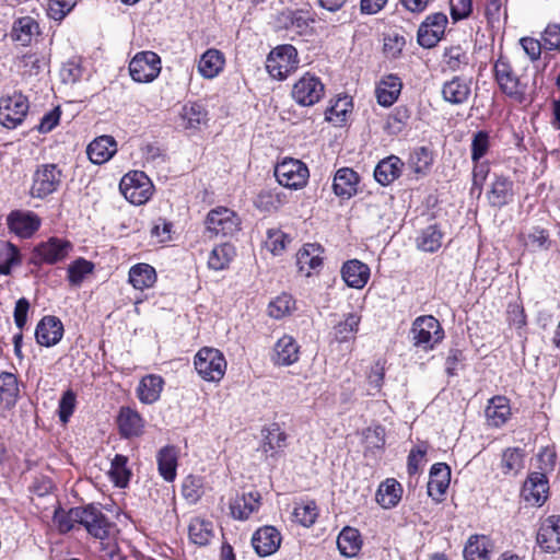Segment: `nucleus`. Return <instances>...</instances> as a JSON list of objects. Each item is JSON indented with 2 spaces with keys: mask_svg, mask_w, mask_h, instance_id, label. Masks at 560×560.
<instances>
[{
  "mask_svg": "<svg viewBox=\"0 0 560 560\" xmlns=\"http://www.w3.org/2000/svg\"><path fill=\"white\" fill-rule=\"evenodd\" d=\"M486 419L491 427H502L511 417L509 399L504 396L492 397L486 408Z\"/></svg>",
  "mask_w": 560,
  "mask_h": 560,
  "instance_id": "obj_23",
  "label": "nucleus"
},
{
  "mask_svg": "<svg viewBox=\"0 0 560 560\" xmlns=\"http://www.w3.org/2000/svg\"><path fill=\"white\" fill-rule=\"evenodd\" d=\"M291 242V238L288 234L280 230H270L268 231V237L266 241L267 247L275 255L281 254L287 245Z\"/></svg>",
  "mask_w": 560,
  "mask_h": 560,
  "instance_id": "obj_58",
  "label": "nucleus"
},
{
  "mask_svg": "<svg viewBox=\"0 0 560 560\" xmlns=\"http://www.w3.org/2000/svg\"><path fill=\"white\" fill-rule=\"evenodd\" d=\"M260 505V494L248 492L236 497L230 505L231 514L240 521L247 520Z\"/></svg>",
  "mask_w": 560,
  "mask_h": 560,
  "instance_id": "obj_26",
  "label": "nucleus"
},
{
  "mask_svg": "<svg viewBox=\"0 0 560 560\" xmlns=\"http://www.w3.org/2000/svg\"><path fill=\"white\" fill-rule=\"evenodd\" d=\"M189 539L197 546H207L214 537V527L211 521L201 517H195L188 526Z\"/></svg>",
  "mask_w": 560,
  "mask_h": 560,
  "instance_id": "obj_34",
  "label": "nucleus"
},
{
  "mask_svg": "<svg viewBox=\"0 0 560 560\" xmlns=\"http://www.w3.org/2000/svg\"><path fill=\"white\" fill-rule=\"evenodd\" d=\"M182 492L188 501L196 503L203 494L202 478L192 475L186 477L183 482Z\"/></svg>",
  "mask_w": 560,
  "mask_h": 560,
  "instance_id": "obj_55",
  "label": "nucleus"
},
{
  "mask_svg": "<svg viewBox=\"0 0 560 560\" xmlns=\"http://www.w3.org/2000/svg\"><path fill=\"white\" fill-rule=\"evenodd\" d=\"M324 95V84L310 73H305L292 88V97L299 105H315Z\"/></svg>",
  "mask_w": 560,
  "mask_h": 560,
  "instance_id": "obj_12",
  "label": "nucleus"
},
{
  "mask_svg": "<svg viewBox=\"0 0 560 560\" xmlns=\"http://www.w3.org/2000/svg\"><path fill=\"white\" fill-rule=\"evenodd\" d=\"M410 332L413 346L424 351L432 350L444 338L440 322L431 315L416 318Z\"/></svg>",
  "mask_w": 560,
  "mask_h": 560,
  "instance_id": "obj_2",
  "label": "nucleus"
},
{
  "mask_svg": "<svg viewBox=\"0 0 560 560\" xmlns=\"http://www.w3.org/2000/svg\"><path fill=\"white\" fill-rule=\"evenodd\" d=\"M287 446V434L278 424H271L264 431V442L261 450L266 454L273 456Z\"/></svg>",
  "mask_w": 560,
  "mask_h": 560,
  "instance_id": "obj_39",
  "label": "nucleus"
},
{
  "mask_svg": "<svg viewBox=\"0 0 560 560\" xmlns=\"http://www.w3.org/2000/svg\"><path fill=\"white\" fill-rule=\"evenodd\" d=\"M300 346L295 339L289 335L282 336L276 342L271 360L276 365L288 366L299 360Z\"/></svg>",
  "mask_w": 560,
  "mask_h": 560,
  "instance_id": "obj_19",
  "label": "nucleus"
},
{
  "mask_svg": "<svg viewBox=\"0 0 560 560\" xmlns=\"http://www.w3.org/2000/svg\"><path fill=\"white\" fill-rule=\"evenodd\" d=\"M418 248L428 252L434 253L442 245V233L438 230L436 226L431 225L424 229L421 235L417 240Z\"/></svg>",
  "mask_w": 560,
  "mask_h": 560,
  "instance_id": "obj_50",
  "label": "nucleus"
},
{
  "mask_svg": "<svg viewBox=\"0 0 560 560\" xmlns=\"http://www.w3.org/2000/svg\"><path fill=\"white\" fill-rule=\"evenodd\" d=\"M19 396L18 378L13 373L2 372L0 374V401L10 406Z\"/></svg>",
  "mask_w": 560,
  "mask_h": 560,
  "instance_id": "obj_46",
  "label": "nucleus"
},
{
  "mask_svg": "<svg viewBox=\"0 0 560 560\" xmlns=\"http://www.w3.org/2000/svg\"><path fill=\"white\" fill-rule=\"evenodd\" d=\"M409 118L410 114L407 107H395L394 112L388 115L386 121L387 131L392 135L401 132Z\"/></svg>",
  "mask_w": 560,
  "mask_h": 560,
  "instance_id": "obj_56",
  "label": "nucleus"
},
{
  "mask_svg": "<svg viewBox=\"0 0 560 560\" xmlns=\"http://www.w3.org/2000/svg\"><path fill=\"white\" fill-rule=\"evenodd\" d=\"M124 197L132 205H143L152 196L153 185L150 178L140 171L126 174L119 184Z\"/></svg>",
  "mask_w": 560,
  "mask_h": 560,
  "instance_id": "obj_6",
  "label": "nucleus"
},
{
  "mask_svg": "<svg viewBox=\"0 0 560 560\" xmlns=\"http://www.w3.org/2000/svg\"><path fill=\"white\" fill-rule=\"evenodd\" d=\"M447 67L453 70H459L462 66L468 63V56L460 47H451L444 55Z\"/></svg>",
  "mask_w": 560,
  "mask_h": 560,
  "instance_id": "obj_60",
  "label": "nucleus"
},
{
  "mask_svg": "<svg viewBox=\"0 0 560 560\" xmlns=\"http://www.w3.org/2000/svg\"><path fill=\"white\" fill-rule=\"evenodd\" d=\"M275 176L281 186L298 190L307 184L310 172L302 161L285 158L276 165Z\"/></svg>",
  "mask_w": 560,
  "mask_h": 560,
  "instance_id": "obj_7",
  "label": "nucleus"
},
{
  "mask_svg": "<svg viewBox=\"0 0 560 560\" xmlns=\"http://www.w3.org/2000/svg\"><path fill=\"white\" fill-rule=\"evenodd\" d=\"M207 121V112L203 107H182L177 124L184 129H199Z\"/></svg>",
  "mask_w": 560,
  "mask_h": 560,
  "instance_id": "obj_42",
  "label": "nucleus"
},
{
  "mask_svg": "<svg viewBox=\"0 0 560 560\" xmlns=\"http://www.w3.org/2000/svg\"><path fill=\"white\" fill-rule=\"evenodd\" d=\"M160 56L150 50L139 51L129 62V73L133 81L149 83L158 78L161 72Z\"/></svg>",
  "mask_w": 560,
  "mask_h": 560,
  "instance_id": "obj_8",
  "label": "nucleus"
},
{
  "mask_svg": "<svg viewBox=\"0 0 560 560\" xmlns=\"http://www.w3.org/2000/svg\"><path fill=\"white\" fill-rule=\"evenodd\" d=\"M346 284L353 289H363L371 276L370 267L359 259L346 261L340 270Z\"/></svg>",
  "mask_w": 560,
  "mask_h": 560,
  "instance_id": "obj_18",
  "label": "nucleus"
},
{
  "mask_svg": "<svg viewBox=\"0 0 560 560\" xmlns=\"http://www.w3.org/2000/svg\"><path fill=\"white\" fill-rule=\"evenodd\" d=\"M451 481V469L445 463H436L431 467L428 482V494L435 501H441Z\"/></svg>",
  "mask_w": 560,
  "mask_h": 560,
  "instance_id": "obj_20",
  "label": "nucleus"
},
{
  "mask_svg": "<svg viewBox=\"0 0 560 560\" xmlns=\"http://www.w3.org/2000/svg\"><path fill=\"white\" fill-rule=\"evenodd\" d=\"M72 245L70 242L51 237L47 242L38 244L34 250L32 260L36 265L40 264H56L63 260L70 253Z\"/></svg>",
  "mask_w": 560,
  "mask_h": 560,
  "instance_id": "obj_11",
  "label": "nucleus"
},
{
  "mask_svg": "<svg viewBox=\"0 0 560 560\" xmlns=\"http://www.w3.org/2000/svg\"><path fill=\"white\" fill-rule=\"evenodd\" d=\"M94 265L83 258H79L68 267V280L73 285H79L84 277L93 271Z\"/></svg>",
  "mask_w": 560,
  "mask_h": 560,
  "instance_id": "obj_54",
  "label": "nucleus"
},
{
  "mask_svg": "<svg viewBox=\"0 0 560 560\" xmlns=\"http://www.w3.org/2000/svg\"><path fill=\"white\" fill-rule=\"evenodd\" d=\"M118 428L119 432L125 438L139 436L143 432V419L133 409L125 407L121 408L118 415Z\"/></svg>",
  "mask_w": 560,
  "mask_h": 560,
  "instance_id": "obj_25",
  "label": "nucleus"
},
{
  "mask_svg": "<svg viewBox=\"0 0 560 560\" xmlns=\"http://www.w3.org/2000/svg\"><path fill=\"white\" fill-rule=\"evenodd\" d=\"M129 283L136 289L143 291L152 288L156 282V271L149 264L140 262L132 266L128 273Z\"/></svg>",
  "mask_w": 560,
  "mask_h": 560,
  "instance_id": "obj_31",
  "label": "nucleus"
},
{
  "mask_svg": "<svg viewBox=\"0 0 560 560\" xmlns=\"http://www.w3.org/2000/svg\"><path fill=\"white\" fill-rule=\"evenodd\" d=\"M337 546L342 556L348 558L357 556L362 546L359 530L353 527H345L337 538Z\"/></svg>",
  "mask_w": 560,
  "mask_h": 560,
  "instance_id": "obj_37",
  "label": "nucleus"
},
{
  "mask_svg": "<svg viewBox=\"0 0 560 560\" xmlns=\"http://www.w3.org/2000/svg\"><path fill=\"white\" fill-rule=\"evenodd\" d=\"M537 544L546 552L560 550V515H549L540 522Z\"/></svg>",
  "mask_w": 560,
  "mask_h": 560,
  "instance_id": "obj_14",
  "label": "nucleus"
},
{
  "mask_svg": "<svg viewBox=\"0 0 560 560\" xmlns=\"http://www.w3.org/2000/svg\"><path fill=\"white\" fill-rule=\"evenodd\" d=\"M75 407V395L72 390L63 393L59 400L58 416L62 423H67Z\"/></svg>",
  "mask_w": 560,
  "mask_h": 560,
  "instance_id": "obj_62",
  "label": "nucleus"
},
{
  "mask_svg": "<svg viewBox=\"0 0 560 560\" xmlns=\"http://www.w3.org/2000/svg\"><path fill=\"white\" fill-rule=\"evenodd\" d=\"M322 252V247L317 244H305L296 254L300 271L310 276L313 270L320 267L323 264Z\"/></svg>",
  "mask_w": 560,
  "mask_h": 560,
  "instance_id": "obj_30",
  "label": "nucleus"
},
{
  "mask_svg": "<svg viewBox=\"0 0 560 560\" xmlns=\"http://www.w3.org/2000/svg\"><path fill=\"white\" fill-rule=\"evenodd\" d=\"M295 306V301L290 294L283 293L273 299L268 305V313L276 319L283 318L291 314Z\"/></svg>",
  "mask_w": 560,
  "mask_h": 560,
  "instance_id": "obj_52",
  "label": "nucleus"
},
{
  "mask_svg": "<svg viewBox=\"0 0 560 560\" xmlns=\"http://www.w3.org/2000/svg\"><path fill=\"white\" fill-rule=\"evenodd\" d=\"M195 369L208 382H219L225 374L226 361L214 348H202L195 357Z\"/></svg>",
  "mask_w": 560,
  "mask_h": 560,
  "instance_id": "obj_5",
  "label": "nucleus"
},
{
  "mask_svg": "<svg viewBox=\"0 0 560 560\" xmlns=\"http://www.w3.org/2000/svg\"><path fill=\"white\" fill-rule=\"evenodd\" d=\"M299 66L298 51L292 45H280L267 57L266 69L277 80H284Z\"/></svg>",
  "mask_w": 560,
  "mask_h": 560,
  "instance_id": "obj_4",
  "label": "nucleus"
},
{
  "mask_svg": "<svg viewBox=\"0 0 560 560\" xmlns=\"http://www.w3.org/2000/svg\"><path fill=\"white\" fill-rule=\"evenodd\" d=\"M27 107H0V124L7 128H14L21 124L26 115Z\"/></svg>",
  "mask_w": 560,
  "mask_h": 560,
  "instance_id": "obj_57",
  "label": "nucleus"
},
{
  "mask_svg": "<svg viewBox=\"0 0 560 560\" xmlns=\"http://www.w3.org/2000/svg\"><path fill=\"white\" fill-rule=\"evenodd\" d=\"M117 152V142L112 136H100L86 148L90 161L94 164H103L110 160Z\"/></svg>",
  "mask_w": 560,
  "mask_h": 560,
  "instance_id": "obj_22",
  "label": "nucleus"
},
{
  "mask_svg": "<svg viewBox=\"0 0 560 560\" xmlns=\"http://www.w3.org/2000/svg\"><path fill=\"white\" fill-rule=\"evenodd\" d=\"M544 47L549 50L560 49V25L549 24L542 33Z\"/></svg>",
  "mask_w": 560,
  "mask_h": 560,
  "instance_id": "obj_64",
  "label": "nucleus"
},
{
  "mask_svg": "<svg viewBox=\"0 0 560 560\" xmlns=\"http://www.w3.org/2000/svg\"><path fill=\"white\" fill-rule=\"evenodd\" d=\"M8 224L11 232L20 237L26 238L38 230L40 221L33 212L13 211L8 217Z\"/></svg>",
  "mask_w": 560,
  "mask_h": 560,
  "instance_id": "obj_21",
  "label": "nucleus"
},
{
  "mask_svg": "<svg viewBox=\"0 0 560 560\" xmlns=\"http://www.w3.org/2000/svg\"><path fill=\"white\" fill-rule=\"evenodd\" d=\"M178 451L175 446H164L156 454L158 469L162 478L172 482L176 478Z\"/></svg>",
  "mask_w": 560,
  "mask_h": 560,
  "instance_id": "obj_27",
  "label": "nucleus"
},
{
  "mask_svg": "<svg viewBox=\"0 0 560 560\" xmlns=\"http://www.w3.org/2000/svg\"><path fill=\"white\" fill-rule=\"evenodd\" d=\"M284 195L273 190H261L256 200L255 206L265 212H275L284 205Z\"/></svg>",
  "mask_w": 560,
  "mask_h": 560,
  "instance_id": "obj_48",
  "label": "nucleus"
},
{
  "mask_svg": "<svg viewBox=\"0 0 560 560\" xmlns=\"http://www.w3.org/2000/svg\"><path fill=\"white\" fill-rule=\"evenodd\" d=\"M224 66V56L218 49H208L202 54L198 63V70L203 78L217 77Z\"/></svg>",
  "mask_w": 560,
  "mask_h": 560,
  "instance_id": "obj_36",
  "label": "nucleus"
},
{
  "mask_svg": "<svg viewBox=\"0 0 560 560\" xmlns=\"http://www.w3.org/2000/svg\"><path fill=\"white\" fill-rule=\"evenodd\" d=\"M63 336V325L56 316H45L37 324L35 330L36 341L44 347L57 345Z\"/></svg>",
  "mask_w": 560,
  "mask_h": 560,
  "instance_id": "obj_17",
  "label": "nucleus"
},
{
  "mask_svg": "<svg viewBox=\"0 0 560 560\" xmlns=\"http://www.w3.org/2000/svg\"><path fill=\"white\" fill-rule=\"evenodd\" d=\"M447 16L436 12L427 16L418 30V43L425 48L435 46L444 35Z\"/></svg>",
  "mask_w": 560,
  "mask_h": 560,
  "instance_id": "obj_13",
  "label": "nucleus"
},
{
  "mask_svg": "<svg viewBox=\"0 0 560 560\" xmlns=\"http://www.w3.org/2000/svg\"><path fill=\"white\" fill-rule=\"evenodd\" d=\"M240 224L236 213L225 207L212 209L206 219L207 231L215 236H231L240 230Z\"/></svg>",
  "mask_w": 560,
  "mask_h": 560,
  "instance_id": "obj_10",
  "label": "nucleus"
},
{
  "mask_svg": "<svg viewBox=\"0 0 560 560\" xmlns=\"http://www.w3.org/2000/svg\"><path fill=\"white\" fill-rule=\"evenodd\" d=\"M549 485L544 472H533L524 482L522 494L526 502L541 506L548 498Z\"/></svg>",
  "mask_w": 560,
  "mask_h": 560,
  "instance_id": "obj_16",
  "label": "nucleus"
},
{
  "mask_svg": "<svg viewBox=\"0 0 560 560\" xmlns=\"http://www.w3.org/2000/svg\"><path fill=\"white\" fill-rule=\"evenodd\" d=\"M164 381L160 375L149 374L141 378L137 387V396L143 404H153L159 400Z\"/></svg>",
  "mask_w": 560,
  "mask_h": 560,
  "instance_id": "obj_28",
  "label": "nucleus"
},
{
  "mask_svg": "<svg viewBox=\"0 0 560 560\" xmlns=\"http://www.w3.org/2000/svg\"><path fill=\"white\" fill-rule=\"evenodd\" d=\"M489 147V135L486 131L475 133L471 141V160L478 163L479 160L487 154Z\"/></svg>",
  "mask_w": 560,
  "mask_h": 560,
  "instance_id": "obj_59",
  "label": "nucleus"
},
{
  "mask_svg": "<svg viewBox=\"0 0 560 560\" xmlns=\"http://www.w3.org/2000/svg\"><path fill=\"white\" fill-rule=\"evenodd\" d=\"M127 463V456L117 454L110 464L109 477L119 488H125L131 477V471L128 469Z\"/></svg>",
  "mask_w": 560,
  "mask_h": 560,
  "instance_id": "obj_45",
  "label": "nucleus"
},
{
  "mask_svg": "<svg viewBox=\"0 0 560 560\" xmlns=\"http://www.w3.org/2000/svg\"><path fill=\"white\" fill-rule=\"evenodd\" d=\"M69 517L77 521L78 524L84 526L90 535L105 540L109 537L113 529L112 524L106 516L94 506L74 508L69 511Z\"/></svg>",
  "mask_w": 560,
  "mask_h": 560,
  "instance_id": "obj_3",
  "label": "nucleus"
},
{
  "mask_svg": "<svg viewBox=\"0 0 560 560\" xmlns=\"http://www.w3.org/2000/svg\"><path fill=\"white\" fill-rule=\"evenodd\" d=\"M38 34V24L31 16H23L13 24L11 37L22 45H28L34 35Z\"/></svg>",
  "mask_w": 560,
  "mask_h": 560,
  "instance_id": "obj_40",
  "label": "nucleus"
},
{
  "mask_svg": "<svg viewBox=\"0 0 560 560\" xmlns=\"http://www.w3.org/2000/svg\"><path fill=\"white\" fill-rule=\"evenodd\" d=\"M491 552L492 542L485 535L471 536L464 548L466 560H490Z\"/></svg>",
  "mask_w": 560,
  "mask_h": 560,
  "instance_id": "obj_35",
  "label": "nucleus"
},
{
  "mask_svg": "<svg viewBox=\"0 0 560 560\" xmlns=\"http://www.w3.org/2000/svg\"><path fill=\"white\" fill-rule=\"evenodd\" d=\"M360 323H361L360 315H358L355 313L348 314L347 317L345 318V320L339 323L335 327V334H336L337 340L340 342H345L350 339H353L354 335L359 330Z\"/></svg>",
  "mask_w": 560,
  "mask_h": 560,
  "instance_id": "obj_49",
  "label": "nucleus"
},
{
  "mask_svg": "<svg viewBox=\"0 0 560 560\" xmlns=\"http://www.w3.org/2000/svg\"><path fill=\"white\" fill-rule=\"evenodd\" d=\"M63 174L57 164H42L33 176L31 195L36 198H45L55 192L62 183Z\"/></svg>",
  "mask_w": 560,
  "mask_h": 560,
  "instance_id": "obj_9",
  "label": "nucleus"
},
{
  "mask_svg": "<svg viewBox=\"0 0 560 560\" xmlns=\"http://www.w3.org/2000/svg\"><path fill=\"white\" fill-rule=\"evenodd\" d=\"M281 540L282 536L276 527L262 526L254 533L252 545L259 557H268L280 548Z\"/></svg>",
  "mask_w": 560,
  "mask_h": 560,
  "instance_id": "obj_15",
  "label": "nucleus"
},
{
  "mask_svg": "<svg viewBox=\"0 0 560 560\" xmlns=\"http://www.w3.org/2000/svg\"><path fill=\"white\" fill-rule=\"evenodd\" d=\"M494 75L501 91L512 98L514 102L522 103L525 101L526 84L513 63L504 56H500L494 63Z\"/></svg>",
  "mask_w": 560,
  "mask_h": 560,
  "instance_id": "obj_1",
  "label": "nucleus"
},
{
  "mask_svg": "<svg viewBox=\"0 0 560 560\" xmlns=\"http://www.w3.org/2000/svg\"><path fill=\"white\" fill-rule=\"evenodd\" d=\"M402 488L400 483L393 479H386L378 487L376 493L377 502L385 509L394 508L401 499Z\"/></svg>",
  "mask_w": 560,
  "mask_h": 560,
  "instance_id": "obj_38",
  "label": "nucleus"
},
{
  "mask_svg": "<svg viewBox=\"0 0 560 560\" xmlns=\"http://www.w3.org/2000/svg\"><path fill=\"white\" fill-rule=\"evenodd\" d=\"M524 451L509 447L502 453L501 469L504 475H516L524 468Z\"/></svg>",
  "mask_w": 560,
  "mask_h": 560,
  "instance_id": "obj_44",
  "label": "nucleus"
},
{
  "mask_svg": "<svg viewBox=\"0 0 560 560\" xmlns=\"http://www.w3.org/2000/svg\"><path fill=\"white\" fill-rule=\"evenodd\" d=\"M432 162H433L432 152L425 147L416 149L410 154V158L408 161L409 166L417 174H425L429 171Z\"/></svg>",
  "mask_w": 560,
  "mask_h": 560,
  "instance_id": "obj_53",
  "label": "nucleus"
},
{
  "mask_svg": "<svg viewBox=\"0 0 560 560\" xmlns=\"http://www.w3.org/2000/svg\"><path fill=\"white\" fill-rule=\"evenodd\" d=\"M318 516V508L315 501H302L296 503L293 510L294 521L304 527L312 526Z\"/></svg>",
  "mask_w": 560,
  "mask_h": 560,
  "instance_id": "obj_47",
  "label": "nucleus"
},
{
  "mask_svg": "<svg viewBox=\"0 0 560 560\" xmlns=\"http://www.w3.org/2000/svg\"><path fill=\"white\" fill-rule=\"evenodd\" d=\"M402 165L404 163L398 156L390 155L378 162L374 177L381 185H388L399 177Z\"/></svg>",
  "mask_w": 560,
  "mask_h": 560,
  "instance_id": "obj_32",
  "label": "nucleus"
},
{
  "mask_svg": "<svg viewBox=\"0 0 560 560\" xmlns=\"http://www.w3.org/2000/svg\"><path fill=\"white\" fill-rule=\"evenodd\" d=\"M513 182L505 176H497L488 192L491 206L501 208L513 200Z\"/></svg>",
  "mask_w": 560,
  "mask_h": 560,
  "instance_id": "obj_29",
  "label": "nucleus"
},
{
  "mask_svg": "<svg viewBox=\"0 0 560 560\" xmlns=\"http://www.w3.org/2000/svg\"><path fill=\"white\" fill-rule=\"evenodd\" d=\"M75 5V0H50L48 15L55 21L62 20Z\"/></svg>",
  "mask_w": 560,
  "mask_h": 560,
  "instance_id": "obj_61",
  "label": "nucleus"
},
{
  "mask_svg": "<svg viewBox=\"0 0 560 560\" xmlns=\"http://www.w3.org/2000/svg\"><path fill=\"white\" fill-rule=\"evenodd\" d=\"M20 264L18 248L8 242H0V273L9 275L11 268Z\"/></svg>",
  "mask_w": 560,
  "mask_h": 560,
  "instance_id": "obj_51",
  "label": "nucleus"
},
{
  "mask_svg": "<svg viewBox=\"0 0 560 560\" xmlns=\"http://www.w3.org/2000/svg\"><path fill=\"white\" fill-rule=\"evenodd\" d=\"M235 255V248L229 243L215 246L208 258V266L215 271L225 269Z\"/></svg>",
  "mask_w": 560,
  "mask_h": 560,
  "instance_id": "obj_43",
  "label": "nucleus"
},
{
  "mask_svg": "<svg viewBox=\"0 0 560 560\" xmlns=\"http://www.w3.org/2000/svg\"><path fill=\"white\" fill-rule=\"evenodd\" d=\"M442 94L446 102L460 104L469 100L471 91L468 83L454 79L444 84Z\"/></svg>",
  "mask_w": 560,
  "mask_h": 560,
  "instance_id": "obj_41",
  "label": "nucleus"
},
{
  "mask_svg": "<svg viewBox=\"0 0 560 560\" xmlns=\"http://www.w3.org/2000/svg\"><path fill=\"white\" fill-rule=\"evenodd\" d=\"M358 174L349 167L339 168L334 177V192L341 198H350L357 192Z\"/></svg>",
  "mask_w": 560,
  "mask_h": 560,
  "instance_id": "obj_24",
  "label": "nucleus"
},
{
  "mask_svg": "<svg viewBox=\"0 0 560 560\" xmlns=\"http://www.w3.org/2000/svg\"><path fill=\"white\" fill-rule=\"evenodd\" d=\"M402 83L396 75L389 74L381 80L376 88V97L378 105H393L400 92Z\"/></svg>",
  "mask_w": 560,
  "mask_h": 560,
  "instance_id": "obj_33",
  "label": "nucleus"
},
{
  "mask_svg": "<svg viewBox=\"0 0 560 560\" xmlns=\"http://www.w3.org/2000/svg\"><path fill=\"white\" fill-rule=\"evenodd\" d=\"M364 439L369 448L382 450L385 445V428L382 425L368 428Z\"/></svg>",
  "mask_w": 560,
  "mask_h": 560,
  "instance_id": "obj_63",
  "label": "nucleus"
}]
</instances>
